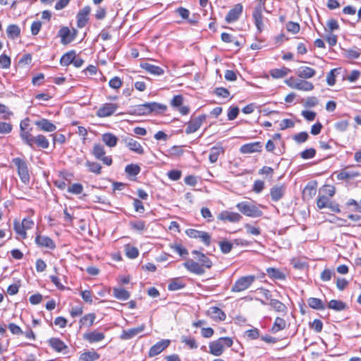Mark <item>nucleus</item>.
I'll return each mask as SVG.
<instances>
[{
  "label": "nucleus",
  "instance_id": "f257e3e1",
  "mask_svg": "<svg viewBox=\"0 0 361 361\" xmlns=\"http://www.w3.org/2000/svg\"><path fill=\"white\" fill-rule=\"evenodd\" d=\"M233 343L230 337H221L209 343V353L214 356H220L223 354L226 348L231 347Z\"/></svg>",
  "mask_w": 361,
  "mask_h": 361
},
{
  "label": "nucleus",
  "instance_id": "f03ea898",
  "mask_svg": "<svg viewBox=\"0 0 361 361\" xmlns=\"http://www.w3.org/2000/svg\"><path fill=\"white\" fill-rule=\"evenodd\" d=\"M264 3V0H257L252 12L254 23L259 32H262L264 28L262 15V12L265 11Z\"/></svg>",
  "mask_w": 361,
  "mask_h": 361
},
{
  "label": "nucleus",
  "instance_id": "7ed1b4c3",
  "mask_svg": "<svg viewBox=\"0 0 361 361\" xmlns=\"http://www.w3.org/2000/svg\"><path fill=\"white\" fill-rule=\"evenodd\" d=\"M236 207L243 214L250 217H259L262 214V212L255 204L247 202H239L236 204Z\"/></svg>",
  "mask_w": 361,
  "mask_h": 361
},
{
  "label": "nucleus",
  "instance_id": "20e7f679",
  "mask_svg": "<svg viewBox=\"0 0 361 361\" xmlns=\"http://www.w3.org/2000/svg\"><path fill=\"white\" fill-rule=\"evenodd\" d=\"M285 83L290 87L301 91L309 92L314 89V85L305 80L295 79L293 77L285 80Z\"/></svg>",
  "mask_w": 361,
  "mask_h": 361
},
{
  "label": "nucleus",
  "instance_id": "39448f33",
  "mask_svg": "<svg viewBox=\"0 0 361 361\" xmlns=\"http://www.w3.org/2000/svg\"><path fill=\"white\" fill-rule=\"evenodd\" d=\"M255 275H248L238 279L231 288V292L239 293L247 289L255 281Z\"/></svg>",
  "mask_w": 361,
  "mask_h": 361
},
{
  "label": "nucleus",
  "instance_id": "423d86ee",
  "mask_svg": "<svg viewBox=\"0 0 361 361\" xmlns=\"http://www.w3.org/2000/svg\"><path fill=\"white\" fill-rule=\"evenodd\" d=\"M166 106L156 102L145 103L135 108V113L138 115H147L153 111L165 110Z\"/></svg>",
  "mask_w": 361,
  "mask_h": 361
},
{
  "label": "nucleus",
  "instance_id": "0eeeda50",
  "mask_svg": "<svg viewBox=\"0 0 361 361\" xmlns=\"http://www.w3.org/2000/svg\"><path fill=\"white\" fill-rule=\"evenodd\" d=\"M13 162L17 167L21 181L25 184L28 183L30 181V174L26 162L20 158L13 159Z\"/></svg>",
  "mask_w": 361,
  "mask_h": 361
},
{
  "label": "nucleus",
  "instance_id": "6e6552de",
  "mask_svg": "<svg viewBox=\"0 0 361 361\" xmlns=\"http://www.w3.org/2000/svg\"><path fill=\"white\" fill-rule=\"evenodd\" d=\"M23 142L30 147H33L34 145H36L42 149H47L49 146V140L43 135H37V136H32L30 135L28 137L27 140H25Z\"/></svg>",
  "mask_w": 361,
  "mask_h": 361
},
{
  "label": "nucleus",
  "instance_id": "1a4fd4ad",
  "mask_svg": "<svg viewBox=\"0 0 361 361\" xmlns=\"http://www.w3.org/2000/svg\"><path fill=\"white\" fill-rule=\"evenodd\" d=\"M118 109V105L114 103H105L97 111L96 115L99 118H105L113 115Z\"/></svg>",
  "mask_w": 361,
  "mask_h": 361
},
{
  "label": "nucleus",
  "instance_id": "9d476101",
  "mask_svg": "<svg viewBox=\"0 0 361 361\" xmlns=\"http://www.w3.org/2000/svg\"><path fill=\"white\" fill-rule=\"evenodd\" d=\"M92 154L94 157L102 161L106 166H110L112 163L111 158L110 157L105 156V150L102 145L99 144H95L92 149Z\"/></svg>",
  "mask_w": 361,
  "mask_h": 361
},
{
  "label": "nucleus",
  "instance_id": "9b49d317",
  "mask_svg": "<svg viewBox=\"0 0 361 361\" xmlns=\"http://www.w3.org/2000/svg\"><path fill=\"white\" fill-rule=\"evenodd\" d=\"M188 236L192 238H199L205 245H209L211 236L210 235L204 231H197L195 229H188L185 231Z\"/></svg>",
  "mask_w": 361,
  "mask_h": 361
},
{
  "label": "nucleus",
  "instance_id": "f8f14e48",
  "mask_svg": "<svg viewBox=\"0 0 361 361\" xmlns=\"http://www.w3.org/2000/svg\"><path fill=\"white\" fill-rule=\"evenodd\" d=\"M206 119V116L201 115L196 118L191 119L187 123V128L185 129L186 134H191L196 132L202 125L203 122Z\"/></svg>",
  "mask_w": 361,
  "mask_h": 361
},
{
  "label": "nucleus",
  "instance_id": "ddd939ff",
  "mask_svg": "<svg viewBox=\"0 0 361 361\" xmlns=\"http://www.w3.org/2000/svg\"><path fill=\"white\" fill-rule=\"evenodd\" d=\"M183 266L187 270L197 275H202L205 273V269L198 262L193 259H188L184 262Z\"/></svg>",
  "mask_w": 361,
  "mask_h": 361
},
{
  "label": "nucleus",
  "instance_id": "4468645a",
  "mask_svg": "<svg viewBox=\"0 0 361 361\" xmlns=\"http://www.w3.org/2000/svg\"><path fill=\"white\" fill-rule=\"evenodd\" d=\"M217 218L221 221L235 223L240 221L242 219V216L240 214L236 212L223 211L219 214Z\"/></svg>",
  "mask_w": 361,
  "mask_h": 361
},
{
  "label": "nucleus",
  "instance_id": "2eb2a0df",
  "mask_svg": "<svg viewBox=\"0 0 361 361\" xmlns=\"http://www.w3.org/2000/svg\"><path fill=\"white\" fill-rule=\"evenodd\" d=\"M59 35L61 37V42L63 44H67L71 42L75 37V31L71 32L67 27L60 29Z\"/></svg>",
  "mask_w": 361,
  "mask_h": 361
},
{
  "label": "nucleus",
  "instance_id": "dca6fc26",
  "mask_svg": "<svg viewBox=\"0 0 361 361\" xmlns=\"http://www.w3.org/2000/svg\"><path fill=\"white\" fill-rule=\"evenodd\" d=\"M170 344V341L168 339L162 340L151 347L149 350V356L154 357L161 353L164 349H166Z\"/></svg>",
  "mask_w": 361,
  "mask_h": 361
},
{
  "label": "nucleus",
  "instance_id": "f3484780",
  "mask_svg": "<svg viewBox=\"0 0 361 361\" xmlns=\"http://www.w3.org/2000/svg\"><path fill=\"white\" fill-rule=\"evenodd\" d=\"M262 145L260 142H254L243 145L240 148L242 154H250L254 152H259L262 151Z\"/></svg>",
  "mask_w": 361,
  "mask_h": 361
},
{
  "label": "nucleus",
  "instance_id": "a211bd4d",
  "mask_svg": "<svg viewBox=\"0 0 361 361\" xmlns=\"http://www.w3.org/2000/svg\"><path fill=\"white\" fill-rule=\"evenodd\" d=\"M243 12V6L238 4L231 8L226 16V21L228 23L236 21Z\"/></svg>",
  "mask_w": 361,
  "mask_h": 361
},
{
  "label": "nucleus",
  "instance_id": "6ab92c4d",
  "mask_svg": "<svg viewBox=\"0 0 361 361\" xmlns=\"http://www.w3.org/2000/svg\"><path fill=\"white\" fill-rule=\"evenodd\" d=\"M124 142L128 149L138 154H144V149L140 142L131 137H126L124 139Z\"/></svg>",
  "mask_w": 361,
  "mask_h": 361
},
{
  "label": "nucleus",
  "instance_id": "aec40b11",
  "mask_svg": "<svg viewBox=\"0 0 361 361\" xmlns=\"http://www.w3.org/2000/svg\"><path fill=\"white\" fill-rule=\"evenodd\" d=\"M360 175V173L357 171L345 169L337 173L336 178L341 180H350Z\"/></svg>",
  "mask_w": 361,
  "mask_h": 361
},
{
  "label": "nucleus",
  "instance_id": "412c9836",
  "mask_svg": "<svg viewBox=\"0 0 361 361\" xmlns=\"http://www.w3.org/2000/svg\"><path fill=\"white\" fill-rule=\"evenodd\" d=\"M35 243L38 246L42 247H47L51 250L55 248V243L48 236L38 235L35 238Z\"/></svg>",
  "mask_w": 361,
  "mask_h": 361
},
{
  "label": "nucleus",
  "instance_id": "4be33fe9",
  "mask_svg": "<svg viewBox=\"0 0 361 361\" xmlns=\"http://www.w3.org/2000/svg\"><path fill=\"white\" fill-rule=\"evenodd\" d=\"M35 124L39 128V130L44 132H54L56 129V126L50 121L46 118H42L36 121Z\"/></svg>",
  "mask_w": 361,
  "mask_h": 361
},
{
  "label": "nucleus",
  "instance_id": "5701e85b",
  "mask_svg": "<svg viewBox=\"0 0 361 361\" xmlns=\"http://www.w3.org/2000/svg\"><path fill=\"white\" fill-rule=\"evenodd\" d=\"M50 346L58 353H67L68 346L59 338H51L49 340Z\"/></svg>",
  "mask_w": 361,
  "mask_h": 361
},
{
  "label": "nucleus",
  "instance_id": "b1692460",
  "mask_svg": "<svg viewBox=\"0 0 361 361\" xmlns=\"http://www.w3.org/2000/svg\"><path fill=\"white\" fill-rule=\"evenodd\" d=\"M145 328V326L144 324H142L135 328L123 330L121 336V338L123 340L130 339L137 336V334H139L140 333L142 332Z\"/></svg>",
  "mask_w": 361,
  "mask_h": 361
},
{
  "label": "nucleus",
  "instance_id": "393cba45",
  "mask_svg": "<svg viewBox=\"0 0 361 361\" xmlns=\"http://www.w3.org/2000/svg\"><path fill=\"white\" fill-rule=\"evenodd\" d=\"M91 8L90 6H85L82 9H81L79 13L77 15V20H78V26L79 27H83L87 20H88V16L90 13Z\"/></svg>",
  "mask_w": 361,
  "mask_h": 361
},
{
  "label": "nucleus",
  "instance_id": "a878e982",
  "mask_svg": "<svg viewBox=\"0 0 361 361\" xmlns=\"http://www.w3.org/2000/svg\"><path fill=\"white\" fill-rule=\"evenodd\" d=\"M286 192V186L284 185H274L270 190V195L272 200L277 202L280 200Z\"/></svg>",
  "mask_w": 361,
  "mask_h": 361
},
{
  "label": "nucleus",
  "instance_id": "bb28decb",
  "mask_svg": "<svg viewBox=\"0 0 361 361\" xmlns=\"http://www.w3.org/2000/svg\"><path fill=\"white\" fill-rule=\"evenodd\" d=\"M295 73L300 78L309 79L315 75L316 71L312 68L301 66L296 70Z\"/></svg>",
  "mask_w": 361,
  "mask_h": 361
},
{
  "label": "nucleus",
  "instance_id": "cd10ccee",
  "mask_svg": "<svg viewBox=\"0 0 361 361\" xmlns=\"http://www.w3.org/2000/svg\"><path fill=\"white\" fill-rule=\"evenodd\" d=\"M192 255H195L196 257L195 259L198 261V262L203 267V268L205 269H209L212 266V261L203 253L197 251V250H193L192 252Z\"/></svg>",
  "mask_w": 361,
  "mask_h": 361
},
{
  "label": "nucleus",
  "instance_id": "c85d7f7f",
  "mask_svg": "<svg viewBox=\"0 0 361 361\" xmlns=\"http://www.w3.org/2000/svg\"><path fill=\"white\" fill-rule=\"evenodd\" d=\"M209 315L216 321H224L226 319L225 313L217 307H212L208 310Z\"/></svg>",
  "mask_w": 361,
  "mask_h": 361
},
{
  "label": "nucleus",
  "instance_id": "c756f323",
  "mask_svg": "<svg viewBox=\"0 0 361 361\" xmlns=\"http://www.w3.org/2000/svg\"><path fill=\"white\" fill-rule=\"evenodd\" d=\"M30 125V120L29 118H25L24 120L21 121L20 123V136L23 141H25V140H27L28 137L31 135L29 130H27Z\"/></svg>",
  "mask_w": 361,
  "mask_h": 361
},
{
  "label": "nucleus",
  "instance_id": "7c9ffc66",
  "mask_svg": "<svg viewBox=\"0 0 361 361\" xmlns=\"http://www.w3.org/2000/svg\"><path fill=\"white\" fill-rule=\"evenodd\" d=\"M102 140L105 143V145L109 147H115L118 142L117 137L110 133L103 134L102 136Z\"/></svg>",
  "mask_w": 361,
  "mask_h": 361
},
{
  "label": "nucleus",
  "instance_id": "2f4dec72",
  "mask_svg": "<svg viewBox=\"0 0 361 361\" xmlns=\"http://www.w3.org/2000/svg\"><path fill=\"white\" fill-rule=\"evenodd\" d=\"M84 338L90 343L99 342L104 338V334L94 331L85 334Z\"/></svg>",
  "mask_w": 361,
  "mask_h": 361
},
{
  "label": "nucleus",
  "instance_id": "473e14b6",
  "mask_svg": "<svg viewBox=\"0 0 361 361\" xmlns=\"http://www.w3.org/2000/svg\"><path fill=\"white\" fill-rule=\"evenodd\" d=\"M142 67L146 71L154 75H161L164 73V70L161 68L153 64L145 63L142 66Z\"/></svg>",
  "mask_w": 361,
  "mask_h": 361
},
{
  "label": "nucleus",
  "instance_id": "72a5a7b5",
  "mask_svg": "<svg viewBox=\"0 0 361 361\" xmlns=\"http://www.w3.org/2000/svg\"><path fill=\"white\" fill-rule=\"evenodd\" d=\"M290 72V70L286 67L281 68H275L270 71V75L273 78L279 79L282 78L287 75Z\"/></svg>",
  "mask_w": 361,
  "mask_h": 361
},
{
  "label": "nucleus",
  "instance_id": "f704fd0d",
  "mask_svg": "<svg viewBox=\"0 0 361 361\" xmlns=\"http://www.w3.org/2000/svg\"><path fill=\"white\" fill-rule=\"evenodd\" d=\"M286 321L281 318V317H276L274 323L271 329V331L273 334H276L286 328Z\"/></svg>",
  "mask_w": 361,
  "mask_h": 361
},
{
  "label": "nucleus",
  "instance_id": "c9c22d12",
  "mask_svg": "<svg viewBox=\"0 0 361 361\" xmlns=\"http://www.w3.org/2000/svg\"><path fill=\"white\" fill-rule=\"evenodd\" d=\"M113 293L114 296L118 300H126L130 298L129 292L123 288H114Z\"/></svg>",
  "mask_w": 361,
  "mask_h": 361
},
{
  "label": "nucleus",
  "instance_id": "e433bc0d",
  "mask_svg": "<svg viewBox=\"0 0 361 361\" xmlns=\"http://www.w3.org/2000/svg\"><path fill=\"white\" fill-rule=\"evenodd\" d=\"M6 33L9 38L16 39L20 34V29L18 25L12 24L9 25L6 29Z\"/></svg>",
  "mask_w": 361,
  "mask_h": 361
},
{
  "label": "nucleus",
  "instance_id": "4c0bfd02",
  "mask_svg": "<svg viewBox=\"0 0 361 361\" xmlns=\"http://www.w3.org/2000/svg\"><path fill=\"white\" fill-rule=\"evenodd\" d=\"M75 53L73 51L66 53L62 56L60 60V63L62 66H67L71 63H73Z\"/></svg>",
  "mask_w": 361,
  "mask_h": 361
},
{
  "label": "nucleus",
  "instance_id": "58836bf2",
  "mask_svg": "<svg viewBox=\"0 0 361 361\" xmlns=\"http://www.w3.org/2000/svg\"><path fill=\"white\" fill-rule=\"evenodd\" d=\"M223 152H224V149L221 147H212V149H210L209 157L210 162L215 163L217 161L220 154L223 153Z\"/></svg>",
  "mask_w": 361,
  "mask_h": 361
},
{
  "label": "nucleus",
  "instance_id": "ea45409f",
  "mask_svg": "<svg viewBox=\"0 0 361 361\" xmlns=\"http://www.w3.org/2000/svg\"><path fill=\"white\" fill-rule=\"evenodd\" d=\"M308 305L315 310H324V305L322 300L316 298H310L307 300Z\"/></svg>",
  "mask_w": 361,
  "mask_h": 361
},
{
  "label": "nucleus",
  "instance_id": "a19ab883",
  "mask_svg": "<svg viewBox=\"0 0 361 361\" xmlns=\"http://www.w3.org/2000/svg\"><path fill=\"white\" fill-rule=\"evenodd\" d=\"M99 355L94 351H88L82 353L79 361H95L99 358Z\"/></svg>",
  "mask_w": 361,
  "mask_h": 361
},
{
  "label": "nucleus",
  "instance_id": "79ce46f5",
  "mask_svg": "<svg viewBox=\"0 0 361 361\" xmlns=\"http://www.w3.org/2000/svg\"><path fill=\"white\" fill-rule=\"evenodd\" d=\"M269 305L278 312H283L286 310L285 305L278 300L270 299Z\"/></svg>",
  "mask_w": 361,
  "mask_h": 361
},
{
  "label": "nucleus",
  "instance_id": "37998d69",
  "mask_svg": "<svg viewBox=\"0 0 361 361\" xmlns=\"http://www.w3.org/2000/svg\"><path fill=\"white\" fill-rule=\"evenodd\" d=\"M329 307L336 311H341L345 308V304L341 300H331L329 302Z\"/></svg>",
  "mask_w": 361,
  "mask_h": 361
},
{
  "label": "nucleus",
  "instance_id": "c03bdc74",
  "mask_svg": "<svg viewBox=\"0 0 361 361\" xmlns=\"http://www.w3.org/2000/svg\"><path fill=\"white\" fill-rule=\"evenodd\" d=\"M184 286L185 284L180 280L176 279L169 283L168 288L169 290L176 291L182 289Z\"/></svg>",
  "mask_w": 361,
  "mask_h": 361
},
{
  "label": "nucleus",
  "instance_id": "a18cd8bd",
  "mask_svg": "<svg viewBox=\"0 0 361 361\" xmlns=\"http://www.w3.org/2000/svg\"><path fill=\"white\" fill-rule=\"evenodd\" d=\"M267 272L269 276L276 279H283L285 277L281 271L275 268L269 267L267 269Z\"/></svg>",
  "mask_w": 361,
  "mask_h": 361
},
{
  "label": "nucleus",
  "instance_id": "49530a36",
  "mask_svg": "<svg viewBox=\"0 0 361 361\" xmlns=\"http://www.w3.org/2000/svg\"><path fill=\"white\" fill-rule=\"evenodd\" d=\"M130 225L134 230L142 232L146 230L145 222L142 220L131 221Z\"/></svg>",
  "mask_w": 361,
  "mask_h": 361
},
{
  "label": "nucleus",
  "instance_id": "de8ad7c7",
  "mask_svg": "<svg viewBox=\"0 0 361 361\" xmlns=\"http://www.w3.org/2000/svg\"><path fill=\"white\" fill-rule=\"evenodd\" d=\"M14 230L16 231V233L21 238H26L27 237V234H26V230L23 228V226H21V224L18 221H14Z\"/></svg>",
  "mask_w": 361,
  "mask_h": 361
},
{
  "label": "nucleus",
  "instance_id": "09e8293b",
  "mask_svg": "<svg viewBox=\"0 0 361 361\" xmlns=\"http://www.w3.org/2000/svg\"><path fill=\"white\" fill-rule=\"evenodd\" d=\"M329 203V198L324 195H319L317 201V205L319 209L328 207Z\"/></svg>",
  "mask_w": 361,
  "mask_h": 361
},
{
  "label": "nucleus",
  "instance_id": "8fccbe9b",
  "mask_svg": "<svg viewBox=\"0 0 361 361\" xmlns=\"http://www.w3.org/2000/svg\"><path fill=\"white\" fill-rule=\"evenodd\" d=\"M94 314H87L80 319V323L82 325L90 326L94 323Z\"/></svg>",
  "mask_w": 361,
  "mask_h": 361
},
{
  "label": "nucleus",
  "instance_id": "3c124183",
  "mask_svg": "<svg viewBox=\"0 0 361 361\" xmlns=\"http://www.w3.org/2000/svg\"><path fill=\"white\" fill-rule=\"evenodd\" d=\"M126 254L128 257L130 259H135L138 256L139 252L138 250L133 246L130 245H126Z\"/></svg>",
  "mask_w": 361,
  "mask_h": 361
},
{
  "label": "nucleus",
  "instance_id": "603ef678",
  "mask_svg": "<svg viewBox=\"0 0 361 361\" xmlns=\"http://www.w3.org/2000/svg\"><path fill=\"white\" fill-rule=\"evenodd\" d=\"M181 341L184 343L185 345H187L191 349H196L198 347V345L195 339L193 338L182 336Z\"/></svg>",
  "mask_w": 361,
  "mask_h": 361
},
{
  "label": "nucleus",
  "instance_id": "864d4df0",
  "mask_svg": "<svg viewBox=\"0 0 361 361\" xmlns=\"http://www.w3.org/2000/svg\"><path fill=\"white\" fill-rule=\"evenodd\" d=\"M83 191V186L80 183H74L68 188V192L74 195H80Z\"/></svg>",
  "mask_w": 361,
  "mask_h": 361
},
{
  "label": "nucleus",
  "instance_id": "5fc2aeb1",
  "mask_svg": "<svg viewBox=\"0 0 361 361\" xmlns=\"http://www.w3.org/2000/svg\"><path fill=\"white\" fill-rule=\"evenodd\" d=\"M140 170V167L135 164H128L125 169V171L130 176H136L139 173Z\"/></svg>",
  "mask_w": 361,
  "mask_h": 361
},
{
  "label": "nucleus",
  "instance_id": "6e6d98bb",
  "mask_svg": "<svg viewBox=\"0 0 361 361\" xmlns=\"http://www.w3.org/2000/svg\"><path fill=\"white\" fill-rule=\"evenodd\" d=\"M86 166L88 167L89 170L94 173L99 174L101 173V166L97 162H90L87 161Z\"/></svg>",
  "mask_w": 361,
  "mask_h": 361
},
{
  "label": "nucleus",
  "instance_id": "4d7b16f0",
  "mask_svg": "<svg viewBox=\"0 0 361 361\" xmlns=\"http://www.w3.org/2000/svg\"><path fill=\"white\" fill-rule=\"evenodd\" d=\"M245 228H246V231L248 234L259 235L261 233V231L259 227L253 226L249 224H246L245 225Z\"/></svg>",
  "mask_w": 361,
  "mask_h": 361
},
{
  "label": "nucleus",
  "instance_id": "13d9d810",
  "mask_svg": "<svg viewBox=\"0 0 361 361\" xmlns=\"http://www.w3.org/2000/svg\"><path fill=\"white\" fill-rule=\"evenodd\" d=\"M316 151L313 148H309L302 151L300 154L301 157L304 159L313 158L315 156Z\"/></svg>",
  "mask_w": 361,
  "mask_h": 361
},
{
  "label": "nucleus",
  "instance_id": "bf43d9fd",
  "mask_svg": "<svg viewBox=\"0 0 361 361\" xmlns=\"http://www.w3.org/2000/svg\"><path fill=\"white\" fill-rule=\"evenodd\" d=\"M11 66V59L5 55L0 56V67L2 68H8Z\"/></svg>",
  "mask_w": 361,
  "mask_h": 361
},
{
  "label": "nucleus",
  "instance_id": "052dcab7",
  "mask_svg": "<svg viewBox=\"0 0 361 361\" xmlns=\"http://www.w3.org/2000/svg\"><path fill=\"white\" fill-rule=\"evenodd\" d=\"M171 157H180L183 154V150L181 147L173 146L169 150Z\"/></svg>",
  "mask_w": 361,
  "mask_h": 361
},
{
  "label": "nucleus",
  "instance_id": "680f3d73",
  "mask_svg": "<svg viewBox=\"0 0 361 361\" xmlns=\"http://www.w3.org/2000/svg\"><path fill=\"white\" fill-rule=\"evenodd\" d=\"M171 248L180 256H184L188 254V250L180 244L172 245Z\"/></svg>",
  "mask_w": 361,
  "mask_h": 361
},
{
  "label": "nucleus",
  "instance_id": "e2e57ef3",
  "mask_svg": "<svg viewBox=\"0 0 361 361\" xmlns=\"http://www.w3.org/2000/svg\"><path fill=\"white\" fill-rule=\"evenodd\" d=\"M11 124L6 122H0V134H8L11 133Z\"/></svg>",
  "mask_w": 361,
  "mask_h": 361
},
{
  "label": "nucleus",
  "instance_id": "0e129e2a",
  "mask_svg": "<svg viewBox=\"0 0 361 361\" xmlns=\"http://www.w3.org/2000/svg\"><path fill=\"white\" fill-rule=\"evenodd\" d=\"M286 29L288 32H290L293 34H296L300 30V25L298 23L293 22H288L286 24Z\"/></svg>",
  "mask_w": 361,
  "mask_h": 361
},
{
  "label": "nucleus",
  "instance_id": "69168bd1",
  "mask_svg": "<svg viewBox=\"0 0 361 361\" xmlns=\"http://www.w3.org/2000/svg\"><path fill=\"white\" fill-rule=\"evenodd\" d=\"M239 109L237 106H231L228 111V119L229 121L234 120L238 115Z\"/></svg>",
  "mask_w": 361,
  "mask_h": 361
},
{
  "label": "nucleus",
  "instance_id": "338daca9",
  "mask_svg": "<svg viewBox=\"0 0 361 361\" xmlns=\"http://www.w3.org/2000/svg\"><path fill=\"white\" fill-rule=\"evenodd\" d=\"M109 85L113 89H118L122 85V81L118 77H114L109 80Z\"/></svg>",
  "mask_w": 361,
  "mask_h": 361
},
{
  "label": "nucleus",
  "instance_id": "774afa93",
  "mask_svg": "<svg viewBox=\"0 0 361 361\" xmlns=\"http://www.w3.org/2000/svg\"><path fill=\"white\" fill-rule=\"evenodd\" d=\"M183 98L181 95L174 96L171 102L172 106L179 108L183 104Z\"/></svg>",
  "mask_w": 361,
  "mask_h": 361
}]
</instances>
